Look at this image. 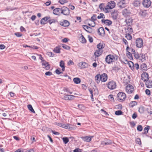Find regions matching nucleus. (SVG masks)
I'll list each match as a JSON object with an SVG mask.
<instances>
[{"label": "nucleus", "instance_id": "nucleus-60", "mask_svg": "<svg viewBox=\"0 0 152 152\" xmlns=\"http://www.w3.org/2000/svg\"><path fill=\"white\" fill-rule=\"evenodd\" d=\"M115 108H118L119 109H121L122 108V107L121 104H119L115 106Z\"/></svg>", "mask_w": 152, "mask_h": 152}, {"label": "nucleus", "instance_id": "nucleus-47", "mask_svg": "<svg viewBox=\"0 0 152 152\" xmlns=\"http://www.w3.org/2000/svg\"><path fill=\"white\" fill-rule=\"evenodd\" d=\"M146 86H152V81L149 80H147L145 82Z\"/></svg>", "mask_w": 152, "mask_h": 152}, {"label": "nucleus", "instance_id": "nucleus-33", "mask_svg": "<svg viewBox=\"0 0 152 152\" xmlns=\"http://www.w3.org/2000/svg\"><path fill=\"white\" fill-rule=\"evenodd\" d=\"M73 81L75 83L77 84L80 83L81 81L80 79L78 77L74 78Z\"/></svg>", "mask_w": 152, "mask_h": 152}, {"label": "nucleus", "instance_id": "nucleus-18", "mask_svg": "<svg viewBox=\"0 0 152 152\" xmlns=\"http://www.w3.org/2000/svg\"><path fill=\"white\" fill-rule=\"evenodd\" d=\"M60 24L64 27H67L69 25V23L67 20H64L63 21L60 23Z\"/></svg>", "mask_w": 152, "mask_h": 152}, {"label": "nucleus", "instance_id": "nucleus-39", "mask_svg": "<svg viewBox=\"0 0 152 152\" xmlns=\"http://www.w3.org/2000/svg\"><path fill=\"white\" fill-rule=\"evenodd\" d=\"M62 140L64 144H66L69 141V139L67 137H64L62 138Z\"/></svg>", "mask_w": 152, "mask_h": 152}, {"label": "nucleus", "instance_id": "nucleus-17", "mask_svg": "<svg viewBox=\"0 0 152 152\" xmlns=\"http://www.w3.org/2000/svg\"><path fill=\"white\" fill-rule=\"evenodd\" d=\"M102 52L103 50H102L98 49L96 51L94 54L96 56L98 57L101 55Z\"/></svg>", "mask_w": 152, "mask_h": 152}, {"label": "nucleus", "instance_id": "nucleus-42", "mask_svg": "<svg viewBox=\"0 0 152 152\" xmlns=\"http://www.w3.org/2000/svg\"><path fill=\"white\" fill-rule=\"evenodd\" d=\"M107 86H116V83L115 81H111L108 83Z\"/></svg>", "mask_w": 152, "mask_h": 152}, {"label": "nucleus", "instance_id": "nucleus-9", "mask_svg": "<svg viewBox=\"0 0 152 152\" xmlns=\"http://www.w3.org/2000/svg\"><path fill=\"white\" fill-rule=\"evenodd\" d=\"M41 63L43 68L46 70H48L50 68V65L45 60L43 61Z\"/></svg>", "mask_w": 152, "mask_h": 152}, {"label": "nucleus", "instance_id": "nucleus-37", "mask_svg": "<svg viewBox=\"0 0 152 152\" xmlns=\"http://www.w3.org/2000/svg\"><path fill=\"white\" fill-rule=\"evenodd\" d=\"M104 47V45L102 43H100L97 45V48L98 49H101L103 48Z\"/></svg>", "mask_w": 152, "mask_h": 152}, {"label": "nucleus", "instance_id": "nucleus-19", "mask_svg": "<svg viewBox=\"0 0 152 152\" xmlns=\"http://www.w3.org/2000/svg\"><path fill=\"white\" fill-rule=\"evenodd\" d=\"M132 19L130 17L127 18L125 20L126 24L129 26L131 25L132 23Z\"/></svg>", "mask_w": 152, "mask_h": 152}, {"label": "nucleus", "instance_id": "nucleus-54", "mask_svg": "<svg viewBox=\"0 0 152 152\" xmlns=\"http://www.w3.org/2000/svg\"><path fill=\"white\" fill-rule=\"evenodd\" d=\"M83 28L86 31H88V30L89 29H91V28L87 26L86 25H83Z\"/></svg>", "mask_w": 152, "mask_h": 152}, {"label": "nucleus", "instance_id": "nucleus-7", "mask_svg": "<svg viewBox=\"0 0 152 152\" xmlns=\"http://www.w3.org/2000/svg\"><path fill=\"white\" fill-rule=\"evenodd\" d=\"M129 2V0H121L118 4V7L123 8L126 7Z\"/></svg>", "mask_w": 152, "mask_h": 152}, {"label": "nucleus", "instance_id": "nucleus-55", "mask_svg": "<svg viewBox=\"0 0 152 152\" xmlns=\"http://www.w3.org/2000/svg\"><path fill=\"white\" fill-rule=\"evenodd\" d=\"M123 113L121 110L117 111L115 112V114L117 115H121Z\"/></svg>", "mask_w": 152, "mask_h": 152}, {"label": "nucleus", "instance_id": "nucleus-11", "mask_svg": "<svg viewBox=\"0 0 152 152\" xmlns=\"http://www.w3.org/2000/svg\"><path fill=\"white\" fill-rule=\"evenodd\" d=\"M142 4L144 7L148 8L151 4V2L150 0H144L142 2Z\"/></svg>", "mask_w": 152, "mask_h": 152}, {"label": "nucleus", "instance_id": "nucleus-24", "mask_svg": "<svg viewBox=\"0 0 152 152\" xmlns=\"http://www.w3.org/2000/svg\"><path fill=\"white\" fill-rule=\"evenodd\" d=\"M83 140L85 142H89L91 141V138L89 136H86L84 137H81Z\"/></svg>", "mask_w": 152, "mask_h": 152}, {"label": "nucleus", "instance_id": "nucleus-14", "mask_svg": "<svg viewBox=\"0 0 152 152\" xmlns=\"http://www.w3.org/2000/svg\"><path fill=\"white\" fill-rule=\"evenodd\" d=\"M77 65L79 68L80 69L85 68L86 67L88 66V64L86 63L83 61L78 63Z\"/></svg>", "mask_w": 152, "mask_h": 152}, {"label": "nucleus", "instance_id": "nucleus-32", "mask_svg": "<svg viewBox=\"0 0 152 152\" xmlns=\"http://www.w3.org/2000/svg\"><path fill=\"white\" fill-rule=\"evenodd\" d=\"M150 126H148L145 127L144 129V132H142L143 134H146L148 132V131L149 129Z\"/></svg>", "mask_w": 152, "mask_h": 152}, {"label": "nucleus", "instance_id": "nucleus-57", "mask_svg": "<svg viewBox=\"0 0 152 152\" xmlns=\"http://www.w3.org/2000/svg\"><path fill=\"white\" fill-rule=\"evenodd\" d=\"M134 57L136 59H138V58H140V56L139 54H138L137 53H134Z\"/></svg>", "mask_w": 152, "mask_h": 152}, {"label": "nucleus", "instance_id": "nucleus-41", "mask_svg": "<svg viewBox=\"0 0 152 152\" xmlns=\"http://www.w3.org/2000/svg\"><path fill=\"white\" fill-rule=\"evenodd\" d=\"M137 103L136 101H132L130 103L129 105L132 107L137 105Z\"/></svg>", "mask_w": 152, "mask_h": 152}, {"label": "nucleus", "instance_id": "nucleus-46", "mask_svg": "<svg viewBox=\"0 0 152 152\" xmlns=\"http://www.w3.org/2000/svg\"><path fill=\"white\" fill-rule=\"evenodd\" d=\"M97 18V16L96 15L94 14L91 17V19H90L91 21H95L96 20Z\"/></svg>", "mask_w": 152, "mask_h": 152}, {"label": "nucleus", "instance_id": "nucleus-10", "mask_svg": "<svg viewBox=\"0 0 152 152\" xmlns=\"http://www.w3.org/2000/svg\"><path fill=\"white\" fill-rule=\"evenodd\" d=\"M141 79L144 81H146L148 80V75L147 73L144 72L141 75Z\"/></svg>", "mask_w": 152, "mask_h": 152}, {"label": "nucleus", "instance_id": "nucleus-12", "mask_svg": "<svg viewBox=\"0 0 152 152\" xmlns=\"http://www.w3.org/2000/svg\"><path fill=\"white\" fill-rule=\"evenodd\" d=\"M134 91L133 86H126V91L128 94H131Z\"/></svg>", "mask_w": 152, "mask_h": 152}, {"label": "nucleus", "instance_id": "nucleus-62", "mask_svg": "<svg viewBox=\"0 0 152 152\" xmlns=\"http://www.w3.org/2000/svg\"><path fill=\"white\" fill-rule=\"evenodd\" d=\"M47 54L50 57H53L54 56V54L51 52H48Z\"/></svg>", "mask_w": 152, "mask_h": 152}, {"label": "nucleus", "instance_id": "nucleus-4", "mask_svg": "<svg viewBox=\"0 0 152 152\" xmlns=\"http://www.w3.org/2000/svg\"><path fill=\"white\" fill-rule=\"evenodd\" d=\"M125 63L126 64H128L129 67L131 68L132 70L134 69H139V65L137 63H136L134 65L132 61H128L126 60H125Z\"/></svg>", "mask_w": 152, "mask_h": 152}, {"label": "nucleus", "instance_id": "nucleus-22", "mask_svg": "<svg viewBox=\"0 0 152 152\" xmlns=\"http://www.w3.org/2000/svg\"><path fill=\"white\" fill-rule=\"evenodd\" d=\"M50 18V17H44L41 20V23L42 24H45L46 23V22Z\"/></svg>", "mask_w": 152, "mask_h": 152}, {"label": "nucleus", "instance_id": "nucleus-6", "mask_svg": "<svg viewBox=\"0 0 152 152\" xmlns=\"http://www.w3.org/2000/svg\"><path fill=\"white\" fill-rule=\"evenodd\" d=\"M61 13L64 15L68 16L70 14V11L67 7L63 6L61 8Z\"/></svg>", "mask_w": 152, "mask_h": 152}, {"label": "nucleus", "instance_id": "nucleus-26", "mask_svg": "<svg viewBox=\"0 0 152 152\" xmlns=\"http://www.w3.org/2000/svg\"><path fill=\"white\" fill-rule=\"evenodd\" d=\"M102 21L107 25H110L112 23V22L110 20H102Z\"/></svg>", "mask_w": 152, "mask_h": 152}, {"label": "nucleus", "instance_id": "nucleus-1", "mask_svg": "<svg viewBox=\"0 0 152 152\" xmlns=\"http://www.w3.org/2000/svg\"><path fill=\"white\" fill-rule=\"evenodd\" d=\"M61 93L64 94V96L63 99L65 100H71L74 99L75 96L71 95H68L66 94L67 93H69L70 94L72 93V92L71 91L70 89L66 87L61 88Z\"/></svg>", "mask_w": 152, "mask_h": 152}, {"label": "nucleus", "instance_id": "nucleus-44", "mask_svg": "<svg viewBox=\"0 0 152 152\" xmlns=\"http://www.w3.org/2000/svg\"><path fill=\"white\" fill-rule=\"evenodd\" d=\"M125 37L128 40H130L132 38V37L130 34L127 33L126 34Z\"/></svg>", "mask_w": 152, "mask_h": 152}, {"label": "nucleus", "instance_id": "nucleus-23", "mask_svg": "<svg viewBox=\"0 0 152 152\" xmlns=\"http://www.w3.org/2000/svg\"><path fill=\"white\" fill-rule=\"evenodd\" d=\"M88 24L89 26L94 27L95 26V23L94 21H91V19H89L87 20Z\"/></svg>", "mask_w": 152, "mask_h": 152}, {"label": "nucleus", "instance_id": "nucleus-48", "mask_svg": "<svg viewBox=\"0 0 152 152\" xmlns=\"http://www.w3.org/2000/svg\"><path fill=\"white\" fill-rule=\"evenodd\" d=\"M140 59L142 61H145V56L143 54H140Z\"/></svg>", "mask_w": 152, "mask_h": 152}, {"label": "nucleus", "instance_id": "nucleus-3", "mask_svg": "<svg viewBox=\"0 0 152 152\" xmlns=\"http://www.w3.org/2000/svg\"><path fill=\"white\" fill-rule=\"evenodd\" d=\"M115 4L114 1H111L110 2H108L107 3V6L105 7V8L104 10V12L106 13L108 12V10L113 9L115 7Z\"/></svg>", "mask_w": 152, "mask_h": 152}, {"label": "nucleus", "instance_id": "nucleus-5", "mask_svg": "<svg viewBox=\"0 0 152 152\" xmlns=\"http://www.w3.org/2000/svg\"><path fill=\"white\" fill-rule=\"evenodd\" d=\"M117 97L118 101L120 102H123L126 99V95L124 92H120L117 94Z\"/></svg>", "mask_w": 152, "mask_h": 152}, {"label": "nucleus", "instance_id": "nucleus-56", "mask_svg": "<svg viewBox=\"0 0 152 152\" xmlns=\"http://www.w3.org/2000/svg\"><path fill=\"white\" fill-rule=\"evenodd\" d=\"M69 126V124H62V127L64 128L65 129H68V127Z\"/></svg>", "mask_w": 152, "mask_h": 152}, {"label": "nucleus", "instance_id": "nucleus-30", "mask_svg": "<svg viewBox=\"0 0 152 152\" xmlns=\"http://www.w3.org/2000/svg\"><path fill=\"white\" fill-rule=\"evenodd\" d=\"M145 110V108L142 106H140L139 108L138 111L140 113H143Z\"/></svg>", "mask_w": 152, "mask_h": 152}, {"label": "nucleus", "instance_id": "nucleus-45", "mask_svg": "<svg viewBox=\"0 0 152 152\" xmlns=\"http://www.w3.org/2000/svg\"><path fill=\"white\" fill-rule=\"evenodd\" d=\"M113 143L112 141L110 140H107L106 139L105 145H109L112 144Z\"/></svg>", "mask_w": 152, "mask_h": 152}, {"label": "nucleus", "instance_id": "nucleus-63", "mask_svg": "<svg viewBox=\"0 0 152 152\" xmlns=\"http://www.w3.org/2000/svg\"><path fill=\"white\" fill-rule=\"evenodd\" d=\"M49 23L51 24L53 23H55L56 22L55 20L54 19H52L49 20L48 21Z\"/></svg>", "mask_w": 152, "mask_h": 152}, {"label": "nucleus", "instance_id": "nucleus-51", "mask_svg": "<svg viewBox=\"0 0 152 152\" xmlns=\"http://www.w3.org/2000/svg\"><path fill=\"white\" fill-rule=\"evenodd\" d=\"M135 141L137 143L140 145L141 144V142L140 138H137L135 140Z\"/></svg>", "mask_w": 152, "mask_h": 152}, {"label": "nucleus", "instance_id": "nucleus-59", "mask_svg": "<svg viewBox=\"0 0 152 152\" xmlns=\"http://www.w3.org/2000/svg\"><path fill=\"white\" fill-rule=\"evenodd\" d=\"M15 35L18 37H20L22 36V34L19 32L15 33Z\"/></svg>", "mask_w": 152, "mask_h": 152}, {"label": "nucleus", "instance_id": "nucleus-27", "mask_svg": "<svg viewBox=\"0 0 152 152\" xmlns=\"http://www.w3.org/2000/svg\"><path fill=\"white\" fill-rule=\"evenodd\" d=\"M127 51L126 56L127 57L130 59L132 60L133 59L132 56V53L129 51V50H126Z\"/></svg>", "mask_w": 152, "mask_h": 152}, {"label": "nucleus", "instance_id": "nucleus-16", "mask_svg": "<svg viewBox=\"0 0 152 152\" xmlns=\"http://www.w3.org/2000/svg\"><path fill=\"white\" fill-rule=\"evenodd\" d=\"M61 12V8H57L53 10V13L56 15H59Z\"/></svg>", "mask_w": 152, "mask_h": 152}, {"label": "nucleus", "instance_id": "nucleus-15", "mask_svg": "<svg viewBox=\"0 0 152 152\" xmlns=\"http://www.w3.org/2000/svg\"><path fill=\"white\" fill-rule=\"evenodd\" d=\"M122 14L124 17H126L129 16L130 12L127 9H125L123 11Z\"/></svg>", "mask_w": 152, "mask_h": 152}, {"label": "nucleus", "instance_id": "nucleus-64", "mask_svg": "<svg viewBox=\"0 0 152 152\" xmlns=\"http://www.w3.org/2000/svg\"><path fill=\"white\" fill-rule=\"evenodd\" d=\"M74 152H82L81 150L79 148H77L73 151Z\"/></svg>", "mask_w": 152, "mask_h": 152}, {"label": "nucleus", "instance_id": "nucleus-34", "mask_svg": "<svg viewBox=\"0 0 152 152\" xmlns=\"http://www.w3.org/2000/svg\"><path fill=\"white\" fill-rule=\"evenodd\" d=\"M27 107L29 110H30L31 112L34 113H35V111L34 110L32 105L31 104L28 105Z\"/></svg>", "mask_w": 152, "mask_h": 152}, {"label": "nucleus", "instance_id": "nucleus-13", "mask_svg": "<svg viewBox=\"0 0 152 152\" xmlns=\"http://www.w3.org/2000/svg\"><path fill=\"white\" fill-rule=\"evenodd\" d=\"M107 79V75L106 73H103L101 75L100 80L102 82H105Z\"/></svg>", "mask_w": 152, "mask_h": 152}, {"label": "nucleus", "instance_id": "nucleus-35", "mask_svg": "<svg viewBox=\"0 0 152 152\" xmlns=\"http://www.w3.org/2000/svg\"><path fill=\"white\" fill-rule=\"evenodd\" d=\"M105 4L104 3H102L100 4L99 6V9L101 10H103L104 12V10L105 8V7H104Z\"/></svg>", "mask_w": 152, "mask_h": 152}, {"label": "nucleus", "instance_id": "nucleus-31", "mask_svg": "<svg viewBox=\"0 0 152 152\" xmlns=\"http://www.w3.org/2000/svg\"><path fill=\"white\" fill-rule=\"evenodd\" d=\"M140 68L143 71H145L147 70V67L146 64L145 63H142L140 66Z\"/></svg>", "mask_w": 152, "mask_h": 152}, {"label": "nucleus", "instance_id": "nucleus-61", "mask_svg": "<svg viewBox=\"0 0 152 152\" xmlns=\"http://www.w3.org/2000/svg\"><path fill=\"white\" fill-rule=\"evenodd\" d=\"M68 65H73L74 64L73 62L71 60H70L67 63Z\"/></svg>", "mask_w": 152, "mask_h": 152}, {"label": "nucleus", "instance_id": "nucleus-38", "mask_svg": "<svg viewBox=\"0 0 152 152\" xmlns=\"http://www.w3.org/2000/svg\"><path fill=\"white\" fill-rule=\"evenodd\" d=\"M81 42L83 43H85L86 42V40L84 37L82 35L80 38Z\"/></svg>", "mask_w": 152, "mask_h": 152}, {"label": "nucleus", "instance_id": "nucleus-21", "mask_svg": "<svg viewBox=\"0 0 152 152\" xmlns=\"http://www.w3.org/2000/svg\"><path fill=\"white\" fill-rule=\"evenodd\" d=\"M126 33L130 34L132 33L133 30L130 26H128L127 28L125 29Z\"/></svg>", "mask_w": 152, "mask_h": 152}, {"label": "nucleus", "instance_id": "nucleus-29", "mask_svg": "<svg viewBox=\"0 0 152 152\" xmlns=\"http://www.w3.org/2000/svg\"><path fill=\"white\" fill-rule=\"evenodd\" d=\"M94 87V88H91V89L93 91V94L94 93V95H97L98 94V90L96 86Z\"/></svg>", "mask_w": 152, "mask_h": 152}, {"label": "nucleus", "instance_id": "nucleus-40", "mask_svg": "<svg viewBox=\"0 0 152 152\" xmlns=\"http://www.w3.org/2000/svg\"><path fill=\"white\" fill-rule=\"evenodd\" d=\"M88 89L89 91L90 94H91V98L92 99V101H94V99L93 98V91H92V90L91 89V88H88Z\"/></svg>", "mask_w": 152, "mask_h": 152}, {"label": "nucleus", "instance_id": "nucleus-20", "mask_svg": "<svg viewBox=\"0 0 152 152\" xmlns=\"http://www.w3.org/2000/svg\"><path fill=\"white\" fill-rule=\"evenodd\" d=\"M98 33L99 35L103 36L104 34V31L103 27L100 28L98 30Z\"/></svg>", "mask_w": 152, "mask_h": 152}, {"label": "nucleus", "instance_id": "nucleus-36", "mask_svg": "<svg viewBox=\"0 0 152 152\" xmlns=\"http://www.w3.org/2000/svg\"><path fill=\"white\" fill-rule=\"evenodd\" d=\"M126 50H129V51L131 52L133 54L135 53V50L132 48H129L128 45L126 47Z\"/></svg>", "mask_w": 152, "mask_h": 152}, {"label": "nucleus", "instance_id": "nucleus-25", "mask_svg": "<svg viewBox=\"0 0 152 152\" xmlns=\"http://www.w3.org/2000/svg\"><path fill=\"white\" fill-rule=\"evenodd\" d=\"M133 4L135 7H138L140 4V2L139 0H134L133 2Z\"/></svg>", "mask_w": 152, "mask_h": 152}, {"label": "nucleus", "instance_id": "nucleus-52", "mask_svg": "<svg viewBox=\"0 0 152 152\" xmlns=\"http://www.w3.org/2000/svg\"><path fill=\"white\" fill-rule=\"evenodd\" d=\"M104 18V15L102 13H100V15L97 17V18L98 19L103 18Z\"/></svg>", "mask_w": 152, "mask_h": 152}, {"label": "nucleus", "instance_id": "nucleus-53", "mask_svg": "<svg viewBox=\"0 0 152 152\" xmlns=\"http://www.w3.org/2000/svg\"><path fill=\"white\" fill-rule=\"evenodd\" d=\"M137 129L138 131L141 132L142 130V127L141 125H138L137 127Z\"/></svg>", "mask_w": 152, "mask_h": 152}, {"label": "nucleus", "instance_id": "nucleus-8", "mask_svg": "<svg viewBox=\"0 0 152 152\" xmlns=\"http://www.w3.org/2000/svg\"><path fill=\"white\" fill-rule=\"evenodd\" d=\"M136 44L137 47L139 48L142 47L143 45L142 40L141 38L137 39L136 41Z\"/></svg>", "mask_w": 152, "mask_h": 152}, {"label": "nucleus", "instance_id": "nucleus-49", "mask_svg": "<svg viewBox=\"0 0 152 152\" xmlns=\"http://www.w3.org/2000/svg\"><path fill=\"white\" fill-rule=\"evenodd\" d=\"M62 47L63 48L67 50H69L70 48L69 46L65 44L63 45H62Z\"/></svg>", "mask_w": 152, "mask_h": 152}, {"label": "nucleus", "instance_id": "nucleus-50", "mask_svg": "<svg viewBox=\"0 0 152 152\" xmlns=\"http://www.w3.org/2000/svg\"><path fill=\"white\" fill-rule=\"evenodd\" d=\"M56 53H60V49L58 47L56 48L53 50Z\"/></svg>", "mask_w": 152, "mask_h": 152}, {"label": "nucleus", "instance_id": "nucleus-43", "mask_svg": "<svg viewBox=\"0 0 152 152\" xmlns=\"http://www.w3.org/2000/svg\"><path fill=\"white\" fill-rule=\"evenodd\" d=\"M68 2L67 0H59L58 2L62 5L64 4L65 3H67Z\"/></svg>", "mask_w": 152, "mask_h": 152}, {"label": "nucleus", "instance_id": "nucleus-58", "mask_svg": "<svg viewBox=\"0 0 152 152\" xmlns=\"http://www.w3.org/2000/svg\"><path fill=\"white\" fill-rule=\"evenodd\" d=\"M101 75L100 74H98L95 77V80H99V79L100 80Z\"/></svg>", "mask_w": 152, "mask_h": 152}, {"label": "nucleus", "instance_id": "nucleus-28", "mask_svg": "<svg viewBox=\"0 0 152 152\" xmlns=\"http://www.w3.org/2000/svg\"><path fill=\"white\" fill-rule=\"evenodd\" d=\"M60 66L62 68V70L63 71L65 70V66L64 62L61 60L60 62Z\"/></svg>", "mask_w": 152, "mask_h": 152}, {"label": "nucleus", "instance_id": "nucleus-2", "mask_svg": "<svg viewBox=\"0 0 152 152\" xmlns=\"http://www.w3.org/2000/svg\"><path fill=\"white\" fill-rule=\"evenodd\" d=\"M117 59L118 57L116 55L110 54L106 57L105 60L107 63L110 64L115 62Z\"/></svg>", "mask_w": 152, "mask_h": 152}]
</instances>
